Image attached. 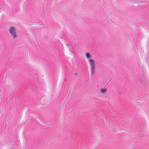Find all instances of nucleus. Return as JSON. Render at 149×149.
<instances>
[{
    "label": "nucleus",
    "mask_w": 149,
    "mask_h": 149,
    "mask_svg": "<svg viewBox=\"0 0 149 149\" xmlns=\"http://www.w3.org/2000/svg\"><path fill=\"white\" fill-rule=\"evenodd\" d=\"M9 31L12 36L13 38L15 39L17 37V36L16 32V30L13 26L10 27L9 29Z\"/></svg>",
    "instance_id": "2"
},
{
    "label": "nucleus",
    "mask_w": 149,
    "mask_h": 149,
    "mask_svg": "<svg viewBox=\"0 0 149 149\" xmlns=\"http://www.w3.org/2000/svg\"><path fill=\"white\" fill-rule=\"evenodd\" d=\"M88 62L90 63L91 66V75H93L95 71V63L92 59H89Z\"/></svg>",
    "instance_id": "1"
},
{
    "label": "nucleus",
    "mask_w": 149,
    "mask_h": 149,
    "mask_svg": "<svg viewBox=\"0 0 149 149\" xmlns=\"http://www.w3.org/2000/svg\"><path fill=\"white\" fill-rule=\"evenodd\" d=\"M107 89L105 88H102L101 90V92L102 93H104L106 92Z\"/></svg>",
    "instance_id": "4"
},
{
    "label": "nucleus",
    "mask_w": 149,
    "mask_h": 149,
    "mask_svg": "<svg viewBox=\"0 0 149 149\" xmlns=\"http://www.w3.org/2000/svg\"><path fill=\"white\" fill-rule=\"evenodd\" d=\"M86 56L87 58H90L91 57V56L90 54L88 52H87L86 53Z\"/></svg>",
    "instance_id": "3"
}]
</instances>
